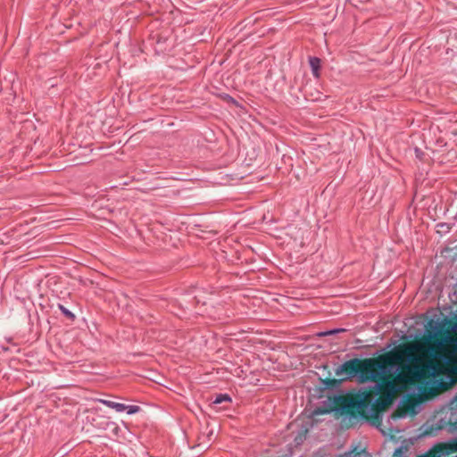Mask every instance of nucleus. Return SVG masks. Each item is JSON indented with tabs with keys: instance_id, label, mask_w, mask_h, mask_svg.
<instances>
[{
	"instance_id": "1",
	"label": "nucleus",
	"mask_w": 457,
	"mask_h": 457,
	"mask_svg": "<svg viewBox=\"0 0 457 457\" xmlns=\"http://www.w3.org/2000/svg\"><path fill=\"white\" fill-rule=\"evenodd\" d=\"M414 347L402 343L389 353L377 358H353L345 361L336 370V375L345 374L343 380L357 378L360 383L373 382L372 389L335 395L333 403L341 414L351 418H379V402L374 397L380 395L390 399L399 389V384H412L425 378H436L442 368L435 362L424 366L410 365L413 360Z\"/></svg>"
},
{
	"instance_id": "2",
	"label": "nucleus",
	"mask_w": 457,
	"mask_h": 457,
	"mask_svg": "<svg viewBox=\"0 0 457 457\" xmlns=\"http://www.w3.org/2000/svg\"><path fill=\"white\" fill-rule=\"evenodd\" d=\"M451 325L452 320H449L448 318H445L437 321L430 320L427 325L428 339L432 340L441 334H448L449 332H452L450 329Z\"/></svg>"
},
{
	"instance_id": "3",
	"label": "nucleus",
	"mask_w": 457,
	"mask_h": 457,
	"mask_svg": "<svg viewBox=\"0 0 457 457\" xmlns=\"http://www.w3.org/2000/svg\"><path fill=\"white\" fill-rule=\"evenodd\" d=\"M99 403L114 409L118 412H122L124 411H127L128 414H135L140 411V407L138 405H126L124 403H116L111 400L99 399Z\"/></svg>"
},
{
	"instance_id": "4",
	"label": "nucleus",
	"mask_w": 457,
	"mask_h": 457,
	"mask_svg": "<svg viewBox=\"0 0 457 457\" xmlns=\"http://www.w3.org/2000/svg\"><path fill=\"white\" fill-rule=\"evenodd\" d=\"M321 61L320 58L318 57H310L309 58V64L312 68V75L316 78V79H319L320 76V67H321Z\"/></svg>"
},
{
	"instance_id": "5",
	"label": "nucleus",
	"mask_w": 457,
	"mask_h": 457,
	"mask_svg": "<svg viewBox=\"0 0 457 457\" xmlns=\"http://www.w3.org/2000/svg\"><path fill=\"white\" fill-rule=\"evenodd\" d=\"M342 381H343V379L326 378V379L321 380V383L324 386L323 389H334V388H337L340 386Z\"/></svg>"
},
{
	"instance_id": "6",
	"label": "nucleus",
	"mask_w": 457,
	"mask_h": 457,
	"mask_svg": "<svg viewBox=\"0 0 457 457\" xmlns=\"http://www.w3.org/2000/svg\"><path fill=\"white\" fill-rule=\"evenodd\" d=\"M231 397L228 394H220L216 395V398L213 400V404H220L224 402L230 403Z\"/></svg>"
},
{
	"instance_id": "7",
	"label": "nucleus",
	"mask_w": 457,
	"mask_h": 457,
	"mask_svg": "<svg viewBox=\"0 0 457 457\" xmlns=\"http://www.w3.org/2000/svg\"><path fill=\"white\" fill-rule=\"evenodd\" d=\"M437 227V233L439 234H446L449 233L452 229V225L447 222H441L436 225Z\"/></svg>"
},
{
	"instance_id": "8",
	"label": "nucleus",
	"mask_w": 457,
	"mask_h": 457,
	"mask_svg": "<svg viewBox=\"0 0 457 457\" xmlns=\"http://www.w3.org/2000/svg\"><path fill=\"white\" fill-rule=\"evenodd\" d=\"M58 308L59 310L62 312V313L69 320H75V315L71 312L69 311L67 308H65L62 304H58Z\"/></svg>"
},
{
	"instance_id": "9",
	"label": "nucleus",
	"mask_w": 457,
	"mask_h": 457,
	"mask_svg": "<svg viewBox=\"0 0 457 457\" xmlns=\"http://www.w3.org/2000/svg\"><path fill=\"white\" fill-rule=\"evenodd\" d=\"M449 298L453 304H457V282L453 286V288L449 293Z\"/></svg>"
},
{
	"instance_id": "10",
	"label": "nucleus",
	"mask_w": 457,
	"mask_h": 457,
	"mask_svg": "<svg viewBox=\"0 0 457 457\" xmlns=\"http://www.w3.org/2000/svg\"><path fill=\"white\" fill-rule=\"evenodd\" d=\"M345 328H335V329L327 330V334H328V336H331V335H335V334H337L340 332H345Z\"/></svg>"
},
{
	"instance_id": "11",
	"label": "nucleus",
	"mask_w": 457,
	"mask_h": 457,
	"mask_svg": "<svg viewBox=\"0 0 457 457\" xmlns=\"http://www.w3.org/2000/svg\"><path fill=\"white\" fill-rule=\"evenodd\" d=\"M361 452H355V450H353L347 453L348 457H360Z\"/></svg>"
},
{
	"instance_id": "12",
	"label": "nucleus",
	"mask_w": 457,
	"mask_h": 457,
	"mask_svg": "<svg viewBox=\"0 0 457 457\" xmlns=\"http://www.w3.org/2000/svg\"><path fill=\"white\" fill-rule=\"evenodd\" d=\"M450 329L453 333H457V320L455 322L452 321V325L450 326Z\"/></svg>"
},
{
	"instance_id": "13",
	"label": "nucleus",
	"mask_w": 457,
	"mask_h": 457,
	"mask_svg": "<svg viewBox=\"0 0 457 457\" xmlns=\"http://www.w3.org/2000/svg\"><path fill=\"white\" fill-rule=\"evenodd\" d=\"M212 435H213V432L212 430L208 432V434L206 435L208 441H210L212 439Z\"/></svg>"
},
{
	"instance_id": "14",
	"label": "nucleus",
	"mask_w": 457,
	"mask_h": 457,
	"mask_svg": "<svg viewBox=\"0 0 457 457\" xmlns=\"http://www.w3.org/2000/svg\"><path fill=\"white\" fill-rule=\"evenodd\" d=\"M318 336H319V337H327V336H328V334H327V331H323V332H320V333L318 334Z\"/></svg>"
},
{
	"instance_id": "15",
	"label": "nucleus",
	"mask_w": 457,
	"mask_h": 457,
	"mask_svg": "<svg viewBox=\"0 0 457 457\" xmlns=\"http://www.w3.org/2000/svg\"><path fill=\"white\" fill-rule=\"evenodd\" d=\"M436 382H437L438 384H440V385H442V384L444 383L442 379L436 380Z\"/></svg>"
},
{
	"instance_id": "16",
	"label": "nucleus",
	"mask_w": 457,
	"mask_h": 457,
	"mask_svg": "<svg viewBox=\"0 0 457 457\" xmlns=\"http://www.w3.org/2000/svg\"><path fill=\"white\" fill-rule=\"evenodd\" d=\"M454 319L457 320V310L454 312Z\"/></svg>"
}]
</instances>
